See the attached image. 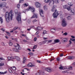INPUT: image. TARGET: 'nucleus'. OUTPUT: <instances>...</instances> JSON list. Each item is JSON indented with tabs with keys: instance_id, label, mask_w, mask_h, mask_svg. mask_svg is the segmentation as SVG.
<instances>
[{
	"instance_id": "f257e3e1",
	"label": "nucleus",
	"mask_w": 75,
	"mask_h": 75,
	"mask_svg": "<svg viewBox=\"0 0 75 75\" xmlns=\"http://www.w3.org/2000/svg\"><path fill=\"white\" fill-rule=\"evenodd\" d=\"M13 14L12 11H10V12H7L6 13L5 18L7 23H9L10 21H11L13 17Z\"/></svg>"
},
{
	"instance_id": "f03ea898",
	"label": "nucleus",
	"mask_w": 75,
	"mask_h": 75,
	"mask_svg": "<svg viewBox=\"0 0 75 75\" xmlns=\"http://www.w3.org/2000/svg\"><path fill=\"white\" fill-rule=\"evenodd\" d=\"M21 13L19 12L16 18V19L18 21L19 23H21Z\"/></svg>"
},
{
	"instance_id": "7ed1b4c3",
	"label": "nucleus",
	"mask_w": 75,
	"mask_h": 75,
	"mask_svg": "<svg viewBox=\"0 0 75 75\" xmlns=\"http://www.w3.org/2000/svg\"><path fill=\"white\" fill-rule=\"evenodd\" d=\"M67 25V22H66V21L65 19H64L62 20V26L63 27H65L66 25Z\"/></svg>"
},
{
	"instance_id": "20e7f679",
	"label": "nucleus",
	"mask_w": 75,
	"mask_h": 75,
	"mask_svg": "<svg viewBox=\"0 0 75 75\" xmlns=\"http://www.w3.org/2000/svg\"><path fill=\"white\" fill-rule=\"evenodd\" d=\"M58 15H59V14L58 13V12L56 11V12H55L53 13V16L54 18H57Z\"/></svg>"
},
{
	"instance_id": "39448f33",
	"label": "nucleus",
	"mask_w": 75,
	"mask_h": 75,
	"mask_svg": "<svg viewBox=\"0 0 75 75\" xmlns=\"http://www.w3.org/2000/svg\"><path fill=\"white\" fill-rule=\"evenodd\" d=\"M6 6V3L5 2H2L0 3V7H4Z\"/></svg>"
},
{
	"instance_id": "423d86ee",
	"label": "nucleus",
	"mask_w": 75,
	"mask_h": 75,
	"mask_svg": "<svg viewBox=\"0 0 75 75\" xmlns=\"http://www.w3.org/2000/svg\"><path fill=\"white\" fill-rule=\"evenodd\" d=\"M16 44H17V45L16 46H15V48H16V50H20L21 49V47H20V45L18 44L17 43H16Z\"/></svg>"
},
{
	"instance_id": "0eeeda50",
	"label": "nucleus",
	"mask_w": 75,
	"mask_h": 75,
	"mask_svg": "<svg viewBox=\"0 0 75 75\" xmlns=\"http://www.w3.org/2000/svg\"><path fill=\"white\" fill-rule=\"evenodd\" d=\"M35 6H36V7H41V5L40 3L36 2L35 3Z\"/></svg>"
},
{
	"instance_id": "6e6552de",
	"label": "nucleus",
	"mask_w": 75,
	"mask_h": 75,
	"mask_svg": "<svg viewBox=\"0 0 75 75\" xmlns=\"http://www.w3.org/2000/svg\"><path fill=\"white\" fill-rule=\"evenodd\" d=\"M57 11V10L56 9V8L55 7V6H54L52 7V12H54V11L55 13H56V11Z\"/></svg>"
},
{
	"instance_id": "1a4fd4ad",
	"label": "nucleus",
	"mask_w": 75,
	"mask_h": 75,
	"mask_svg": "<svg viewBox=\"0 0 75 75\" xmlns=\"http://www.w3.org/2000/svg\"><path fill=\"white\" fill-rule=\"evenodd\" d=\"M45 71H47V72H50L51 71V69L49 67H47L45 69Z\"/></svg>"
},
{
	"instance_id": "9d476101",
	"label": "nucleus",
	"mask_w": 75,
	"mask_h": 75,
	"mask_svg": "<svg viewBox=\"0 0 75 75\" xmlns=\"http://www.w3.org/2000/svg\"><path fill=\"white\" fill-rule=\"evenodd\" d=\"M54 0H52L49 3V5H50V6H52V5H54Z\"/></svg>"
},
{
	"instance_id": "9b49d317",
	"label": "nucleus",
	"mask_w": 75,
	"mask_h": 75,
	"mask_svg": "<svg viewBox=\"0 0 75 75\" xmlns=\"http://www.w3.org/2000/svg\"><path fill=\"white\" fill-rule=\"evenodd\" d=\"M68 59H74L75 58V57L74 56H68L67 57Z\"/></svg>"
},
{
	"instance_id": "f8f14e48",
	"label": "nucleus",
	"mask_w": 75,
	"mask_h": 75,
	"mask_svg": "<svg viewBox=\"0 0 75 75\" xmlns=\"http://www.w3.org/2000/svg\"><path fill=\"white\" fill-rule=\"evenodd\" d=\"M29 9H30V10H31V11L32 13H34V12H35V10L34 8L30 7H29Z\"/></svg>"
},
{
	"instance_id": "ddd939ff",
	"label": "nucleus",
	"mask_w": 75,
	"mask_h": 75,
	"mask_svg": "<svg viewBox=\"0 0 75 75\" xmlns=\"http://www.w3.org/2000/svg\"><path fill=\"white\" fill-rule=\"evenodd\" d=\"M39 11L40 12V14L42 17H44L43 16V11H42V10L41 9Z\"/></svg>"
},
{
	"instance_id": "4468645a",
	"label": "nucleus",
	"mask_w": 75,
	"mask_h": 75,
	"mask_svg": "<svg viewBox=\"0 0 75 75\" xmlns=\"http://www.w3.org/2000/svg\"><path fill=\"white\" fill-rule=\"evenodd\" d=\"M38 15H37L35 14H34L33 16L31 18L32 19L35 18H38Z\"/></svg>"
},
{
	"instance_id": "2eb2a0df",
	"label": "nucleus",
	"mask_w": 75,
	"mask_h": 75,
	"mask_svg": "<svg viewBox=\"0 0 75 75\" xmlns=\"http://www.w3.org/2000/svg\"><path fill=\"white\" fill-rule=\"evenodd\" d=\"M27 66L28 67H33L35 66V65L31 63H29L27 65Z\"/></svg>"
},
{
	"instance_id": "dca6fc26",
	"label": "nucleus",
	"mask_w": 75,
	"mask_h": 75,
	"mask_svg": "<svg viewBox=\"0 0 75 75\" xmlns=\"http://www.w3.org/2000/svg\"><path fill=\"white\" fill-rule=\"evenodd\" d=\"M62 41L64 42H67L68 41V39L67 38H64L62 39Z\"/></svg>"
},
{
	"instance_id": "f3484780",
	"label": "nucleus",
	"mask_w": 75,
	"mask_h": 75,
	"mask_svg": "<svg viewBox=\"0 0 75 75\" xmlns=\"http://www.w3.org/2000/svg\"><path fill=\"white\" fill-rule=\"evenodd\" d=\"M26 61L27 60L26 59V58L25 57H23V64H25V63L26 62Z\"/></svg>"
},
{
	"instance_id": "a211bd4d",
	"label": "nucleus",
	"mask_w": 75,
	"mask_h": 75,
	"mask_svg": "<svg viewBox=\"0 0 75 75\" xmlns=\"http://www.w3.org/2000/svg\"><path fill=\"white\" fill-rule=\"evenodd\" d=\"M50 31L52 33H55V31H56V29L53 28L51 29Z\"/></svg>"
},
{
	"instance_id": "6ab92c4d",
	"label": "nucleus",
	"mask_w": 75,
	"mask_h": 75,
	"mask_svg": "<svg viewBox=\"0 0 75 75\" xmlns=\"http://www.w3.org/2000/svg\"><path fill=\"white\" fill-rule=\"evenodd\" d=\"M36 30H42V28L41 27L39 26L36 28Z\"/></svg>"
},
{
	"instance_id": "aec40b11",
	"label": "nucleus",
	"mask_w": 75,
	"mask_h": 75,
	"mask_svg": "<svg viewBox=\"0 0 75 75\" xmlns=\"http://www.w3.org/2000/svg\"><path fill=\"white\" fill-rule=\"evenodd\" d=\"M44 10L47 11L48 10V7L47 5H45L44 6Z\"/></svg>"
},
{
	"instance_id": "412c9836",
	"label": "nucleus",
	"mask_w": 75,
	"mask_h": 75,
	"mask_svg": "<svg viewBox=\"0 0 75 75\" xmlns=\"http://www.w3.org/2000/svg\"><path fill=\"white\" fill-rule=\"evenodd\" d=\"M54 42H60V40L59 39H55L54 40Z\"/></svg>"
},
{
	"instance_id": "4be33fe9",
	"label": "nucleus",
	"mask_w": 75,
	"mask_h": 75,
	"mask_svg": "<svg viewBox=\"0 0 75 75\" xmlns=\"http://www.w3.org/2000/svg\"><path fill=\"white\" fill-rule=\"evenodd\" d=\"M15 58L17 61H20V57L18 56H16Z\"/></svg>"
},
{
	"instance_id": "5701e85b",
	"label": "nucleus",
	"mask_w": 75,
	"mask_h": 75,
	"mask_svg": "<svg viewBox=\"0 0 75 75\" xmlns=\"http://www.w3.org/2000/svg\"><path fill=\"white\" fill-rule=\"evenodd\" d=\"M0 21H1V24L3 23V20L1 17H0Z\"/></svg>"
},
{
	"instance_id": "b1692460",
	"label": "nucleus",
	"mask_w": 75,
	"mask_h": 75,
	"mask_svg": "<svg viewBox=\"0 0 75 75\" xmlns=\"http://www.w3.org/2000/svg\"><path fill=\"white\" fill-rule=\"evenodd\" d=\"M15 58H16V56L11 57V59H15Z\"/></svg>"
},
{
	"instance_id": "393cba45",
	"label": "nucleus",
	"mask_w": 75,
	"mask_h": 75,
	"mask_svg": "<svg viewBox=\"0 0 75 75\" xmlns=\"http://www.w3.org/2000/svg\"><path fill=\"white\" fill-rule=\"evenodd\" d=\"M50 0H45V3H49V1H50Z\"/></svg>"
},
{
	"instance_id": "a878e982",
	"label": "nucleus",
	"mask_w": 75,
	"mask_h": 75,
	"mask_svg": "<svg viewBox=\"0 0 75 75\" xmlns=\"http://www.w3.org/2000/svg\"><path fill=\"white\" fill-rule=\"evenodd\" d=\"M37 45H35L34 46L33 49H36V48H37Z\"/></svg>"
},
{
	"instance_id": "bb28decb",
	"label": "nucleus",
	"mask_w": 75,
	"mask_h": 75,
	"mask_svg": "<svg viewBox=\"0 0 75 75\" xmlns=\"http://www.w3.org/2000/svg\"><path fill=\"white\" fill-rule=\"evenodd\" d=\"M60 67H59V69H63V67H62V65L61 64L60 65Z\"/></svg>"
},
{
	"instance_id": "cd10ccee",
	"label": "nucleus",
	"mask_w": 75,
	"mask_h": 75,
	"mask_svg": "<svg viewBox=\"0 0 75 75\" xmlns=\"http://www.w3.org/2000/svg\"><path fill=\"white\" fill-rule=\"evenodd\" d=\"M4 65V63H0V67H1V66H3Z\"/></svg>"
},
{
	"instance_id": "c85d7f7f",
	"label": "nucleus",
	"mask_w": 75,
	"mask_h": 75,
	"mask_svg": "<svg viewBox=\"0 0 75 75\" xmlns=\"http://www.w3.org/2000/svg\"><path fill=\"white\" fill-rule=\"evenodd\" d=\"M13 51H15V52H17V51H18L17 50L16 48V49L13 48Z\"/></svg>"
},
{
	"instance_id": "c756f323",
	"label": "nucleus",
	"mask_w": 75,
	"mask_h": 75,
	"mask_svg": "<svg viewBox=\"0 0 75 75\" xmlns=\"http://www.w3.org/2000/svg\"><path fill=\"white\" fill-rule=\"evenodd\" d=\"M11 68L13 70H16V67H11Z\"/></svg>"
},
{
	"instance_id": "7c9ffc66",
	"label": "nucleus",
	"mask_w": 75,
	"mask_h": 75,
	"mask_svg": "<svg viewBox=\"0 0 75 75\" xmlns=\"http://www.w3.org/2000/svg\"><path fill=\"white\" fill-rule=\"evenodd\" d=\"M68 5H69V6H72L73 5V4H71V2H69L68 3Z\"/></svg>"
},
{
	"instance_id": "2f4dec72",
	"label": "nucleus",
	"mask_w": 75,
	"mask_h": 75,
	"mask_svg": "<svg viewBox=\"0 0 75 75\" xmlns=\"http://www.w3.org/2000/svg\"><path fill=\"white\" fill-rule=\"evenodd\" d=\"M9 72L10 73H12L13 72L12 70H11V69H9Z\"/></svg>"
},
{
	"instance_id": "473e14b6",
	"label": "nucleus",
	"mask_w": 75,
	"mask_h": 75,
	"mask_svg": "<svg viewBox=\"0 0 75 75\" xmlns=\"http://www.w3.org/2000/svg\"><path fill=\"white\" fill-rule=\"evenodd\" d=\"M1 60H5V59H4L3 57L0 58V61H1Z\"/></svg>"
},
{
	"instance_id": "72a5a7b5",
	"label": "nucleus",
	"mask_w": 75,
	"mask_h": 75,
	"mask_svg": "<svg viewBox=\"0 0 75 75\" xmlns=\"http://www.w3.org/2000/svg\"><path fill=\"white\" fill-rule=\"evenodd\" d=\"M64 8H67V5H64L63 6Z\"/></svg>"
},
{
	"instance_id": "f704fd0d",
	"label": "nucleus",
	"mask_w": 75,
	"mask_h": 75,
	"mask_svg": "<svg viewBox=\"0 0 75 75\" xmlns=\"http://www.w3.org/2000/svg\"><path fill=\"white\" fill-rule=\"evenodd\" d=\"M33 21V23H35V22L37 21V20H34L33 21Z\"/></svg>"
},
{
	"instance_id": "c9c22d12",
	"label": "nucleus",
	"mask_w": 75,
	"mask_h": 75,
	"mask_svg": "<svg viewBox=\"0 0 75 75\" xmlns=\"http://www.w3.org/2000/svg\"><path fill=\"white\" fill-rule=\"evenodd\" d=\"M28 54L29 55H33V53H32V52H30L28 53Z\"/></svg>"
},
{
	"instance_id": "e433bc0d",
	"label": "nucleus",
	"mask_w": 75,
	"mask_h": 75,
	"mask_svg": "<svg viewBox=\"0 0 75 75\" xmlns=\"http://www.w3.org/2000/svg\"><path fill=\"white\" fill-rule=\"evenodd\" d=\"M6 72H0V74H6Z\"/></svg>"
},
{
	"instance_id": "4c0bfd02",
	"label": "nucleus",
	"mask_w": 75,
	"mask_h": 75,
	"mask_svg": "<svg viewBox=\"0 0 75 75\" xmlns=\"http://www.w3.org/2000/svg\"><path fill=\"white\" fill-rule=\"evenodd\" d=\"M70 40H71V41H75V39H72V38H71Z\"/></svg>"
},
{
	"instance_id": "58836bf2",
	"label": "nucleus",
	"mask_w": 75,
	"mask_h": 75,
	"mask_svg": "<svg viewBox=\"0 0 75 75\" xmlns=\"http://www.w3.org/2000/svg\"><path fill=\"white\" fill-rule=\"evenodd\" d=\"M10 46H12L13 45V43L12 42H10L9 43Z\"/></svg>"
},
{
	"instance_id": "ea45409f",
	"label": "nucleus",
	"mask_w": 75,
	"mask_h": 75,
	"mask_svg": "<svg viewBox=\"0 0 75 75\" xmlns=\"http://www.w3.org/2000/svg\"><path fill=\"white\" fill-rule=\"evenodd\" d=\"M24 2V0H20L19 1V3H23Z\"/></svg>"
},
{
	"instance_id": "a19ab883",
	"label": "nucleus",
	"mask_w": 75,
	"mask_h": 75,
	"mask_svg": "<svg viewBox=\"0 0 75 75\" xmlns=\"http://www.w3.org/2000/svg\"><path fill=\"white\" fill-rule=\"evenodd\" d=\"M6 33L9 36H10V33L8 32H6Z\"/></svg>"
},
{
	"instance_id": "79ce46f5",
	"label": "nucleus",
	"mask_w": 75,
	"mask_h": 75,
	"mask_svg": "<svg viewBox=\"0 0 75 75\" xmlns=\"http://www.w3.org/2000/svg\"><path fill=\"white\" fill-rule=\"evenodd\" d=\"M67 34H68V33H67L65 32L63 34V35H67Z\"/></svg>"
},
{
	"instance_id": "37998d69",
	"label": "nucleus",
	"mask_w": 75,
	"mask_h": 75,
	"mask_svg": "<svg viewBox=\"0 0 75 75\" xmlns=\"http://www.w3.org/2000/svg\"><path fill=\"white\" fill-rule=\"evenodd\" d=\"M67 19L68 20H71V17L69 16L67 17Z\"/></svg>"
},
{
	"instance_id": "c03bdc74",
	"label": "nucleus",
	"mask_w": 75,
	"mask_h": 75,
	"mask_svg": "<svg viewBox=\"0 0 75 75\" xmlns=\"http://www.w3.org/2000/svg\"><path fill=\"white\" fill-rule=\"evenodd\" d=\"M59 0H56V3H59Z\"/></svg>"
},
{
	"instance_id": "a18cd8bd",
	"label": "nucleus",
	"mask_w": 75,
	"mask_h": 75,
	"mask_svg": "<svg viewBox=\"0 0 75 75\" xmlns=\"http://www.w3.org/2000/svg\"><path fill=\"white\" fill-rule=\"evenodd\" d=\"M7 58L8 60H9L10 61L11 59H11V57H8Z\"/></svg>"
},
{
	"instance_id": "49530a36",
	"label": "nucleus",
	"mask_w": 75,
	"mask_h": 75,
	"mask_svg": "<svg viewBox=\"0 0 75 75\" xmlns=\"http://www.w3.org/2000/svg\"><path fill=\"white\" fill-rule=\"evenodd\" d=\"M67 9L68 11H69L71 9V7H69V8H67Z\"/></svg>"
},
{
	"instance_id": "de8ad7c7",
	"label": "nucleus",
	"mask_w": 75,
	"mask_h": 75,
	"mask_svg": "<svg viewBox=\"0 0 75 75\" xmlns=\"http://www.w3.org/2000/svg\"><path fill=\"white\" fill-rule=\"evenodd\" d=\"M68 69H70V70H71V69H72V67H68Z\"/></svg>"
},
{
	"instance_id": "09e8293b",
	"label": "nucleus",
	"mask_w": 75,
	"mask_h": 75,
	"mask_svg": "<svg viewBox=\"0 0 75 75\" xmlns=\"http://www.w3.org/2000/svg\"><path fill=\"white\" fill-rule=\"evenodd\" d=\"M67 71H62V73H63V74L64 73H67Z\"/></svg>"
},
{
	"instance_id": "8fccbe9b",
	"label": "nucleus",
	"mask_w": 75,
	"mask_h": 75,
	"mask_svg": "<svg viewBox=\"0 0 75 75\" xmlns=\"http://www.w3.org/2000/svg\"><path fill=\"white\" fill-rule=\"evenodd\" d=\"M46 33L47 32H46V30H44L43 33V34H44L43 35H44L45 34H46Z\"/></svg>"
},
{
	"instance_id": "3c124183",
	"label": "nucleus",
	"mask_w": 75,
	"mask_h": 75,
	"mask_svg": "<svg viewBox=\"0 0 75 75\" xmlns=\"http://www.w3.org/2000/svg\"><path fill=\"white\" fill-rule=\"evenodd\" d=\"M17 7H18V8H20V4H18L17 5Z\"/></svg>"
},
{
	"instance_id": "603ef678",
	"label": "nucleus",
	"mask_w": 75,
	"mask_h": 75,
	"mask_svg": "<svg viewBox=\"0 0 75 75\" xmlns=\"http://www.w3.org/2000/svg\"><path fill=\"white\" fill-rule=\"evenodd\" d=\"M57 61H60V58H57Z\"/></svg>"
},
{
	"instance_id": "864d4df0",
	"label": "nucleus",
	"mask_w": 75,
	"mask_h": 75,
	"mask_svg": "<svg viewBox=\"0 0 75 75\" xmlns=\"http://www.w3.org/2000/svg\"><path fill=\"white\" fill-rule=\"evenodd\" d=\"M24 7H27L28 6V5L27 4H25L24 5Z\"/></svg>"
},
{
	"instance_id": "5fc2aeb1",
	"label": "nucleus",
	"mask_w": 75,
	"mask_h": 75,
	"mask_svg": "<svg viewBox=\"0 0 75 75\" xmlns=\"http://www.w3.org/2000/svg\"><path fill=\"white\" fill-rule=\"evenodd\" d=\"M28 23H31V20L30 19H28Z\"/></svg>"
},
{
	"instance_id": "6e6d98bb",
	"label": "nucleus",
	"mask_w": 75,
	"mask_h": 75,
	"mask_svg": "<svg viewBox=\"0 0 75 75\" xmlns=\"http://www.w3.org/2000/svg\"><path fill=\"white\" fill-rule=\"evenodd\" d=\"M36 75H40V73H37L36 74Z\"/></svg>"
},
{
	"instance_id": "4d7b16f0",
	"label": "nucleus",
	"mask_w": 75,
	"mask_h": 75,
	"mask_svg": "<svg viewBox=\"0 0 75 75\" xmlns=\"http://www.w3.org/2000/svg\"><path fill=\"white\" fill-rule=\"evenodd\" d=\"M39 34V32L38 31H37L35 33L36 35H38Z\"/></svg>"
},
{
	"instance_id": "13d9d810",
	"label": "nucleus",
	"mask_w": 75,
	"mask_h": 75,
	"mask_svg": "<svg viewBox=\"0 0 75 75\" xmlns=\"http://www.w3.org/2000/svg\"><path fill=\"white\" fill-rule=\"evenodd\" d=\"M37 40V38H34V41H36Z\"/></svg>"
},
{
	"instance_id": "bf43d9fd",
	"label": "nucleus",
	"mask_w": 75,
	"mask_h": 75,
	"mask_svg": "<svg viewBox=\"0 0 75 75\" xmlns=\"http://www.w3.org/2000/svg\"><path fill=\"white\" fill-rule=\"evenodd\" d=\"M23 41L25 42H27V41L25 40H23Z\"/></svg>"
},
{
	"instance_id": "052dcab7",
	"label": "nucleus",
	"mask_w": 75,
	"mask_h": 75,
	"mask_svg": "<svg viewBox=\"0 0 75 75\" xmlns=\"http://www.w3.org/2000/svg\"><path fill=\"white\" fill-rule=\"evenodd\" d=\"M69 44L71 45L72 44V42L71 40H69Z\"/></svg>"
},
{
	"instance_id": "680f3d73",
	"label": "nucleus",
	"mask_w": 75,
	"mask_h": 75,
	"mask_svg": "<svg viewBox=\"0 0 75 75\" xmlns=\"http://www.w3.org/2000/svg\"><path fill=\"white\" fill-rule=\"evenodd\" d=\"M17 28H13V30H17Z\"/></svg>"
},
{
	"instance_id": "e2e57ef3",
	"label": "nucleus",
	"mask_w": 75,
	"mask_h": 75,
	"mask_svg": "<svg viewBox=\"0 0 75 75\" xmlns=\"http://www.w3.org/2000/svg\"><path fill=\"white\" fill-rule=\"evenodd\" d=\"M37 62H38V63H41V61L40 60L37 61Z\"/></svg>"
},
{
	"instance_id": "0e129e2a",
	"label": "nucleus",
	"mask_w": 75,
	"mask_h": 75,
	"mask_svg": "<svg viewBox=\"0 0 75 75\" xmlns=\"http://www.w3.org/2000/svg\"><path fill=\"white\" fill-rule=\"evenodd\" d=\"M51 42H52V40H50L48 42L49 43Z\"/></svg>"
},
{
	"instance_id": "69168bd1",
	"label": "nucleus",
	"mask_w": 75,
	"mask_h": 75,
	"mask_svg": "<svg viewBox=\"0 0 75 75\" xmlns=\"http://www.w3.org/2000/svg\"><path fill=\"white\" fill-rule=\"evenodd\" d=\"M63 56H64V54H61L60 55V57H63Z\"/></svg>"
},
{
	"instance_id": "338daca9",
	"label": "nucleus",
	"mask_w": 75,
	"mask_h": 75,
	"mask_svg": "<svg viewBox=\"0 0 75 75\" xmlns=\"http://www.w3.org/2000/svg\"><path fill=\"white\" fill-rule=\"evenodd\" d=\"M71 38H75V36H71Z\"/></svg>"
},
{
	"instance_id": "774afa93",
	"label": "nucleus",
	"mask_w": 75,
	"mask_h": 75,
	"mask_svg": "<svg viewBox=\"0 0 75 75\" xmlns=\"http://www.w3.org/2000/svg\"><path fill=\"white\" fill-rule=\"evenodd\" d=\"M1 30L2 31L4 32L5 31V30H4V28H2L1 29Z\"/></svg>"
}]
</instances>
